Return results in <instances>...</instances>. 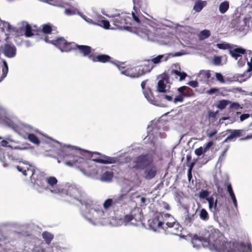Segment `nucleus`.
Segmentation results:
<instances>
[{
	"label": "nucleus",
	"instance_id": "nucleus-39",
	"mask_svg": "<svg viewBox=\"0 0 252 252\" xmlns=\"http://www.w3.org/2000/svg\"><path fill=\"white\" fill-rule=\"evenodd\" d=\"M47 183L51 187H54L57 184L58 180L57 178L53 176L49 177L46 179Z\"/></svg>",
	"mask_w": 252,
	"mask_h": 252
},
{
	"label": "nucleus",
	"instance_id": "nucleus-48",
	"mask_svg": "<svg viewBox=\"0 0 252 252\" xmlns=\"http://www.w3.org/2000/svg\"><path fill=\"white\" fill-rule=\"evenodd\" d=\"M214 144L213 141H210L204 145V148L202 147L203 154L206 153L209 149Z\"/></svg>",
	"mask_w": 252,
	"mask_h": 252
},
{
	"label": "nucleus",
	"instance_id": "nucleus-14",
	"mask_svg": "<svg viewBox=\"0 0 252 252\" xmlns=\"http://www.w3.org/2000/svg\"><path fill=\"white\" fill-rule=\"evenodd\" d=\"M16 168L19 172H22L25 176L30 175L31 180L32 181L33 171L30 164L24 162H20L19 164L16 166Z\"/></svg>",
	"mask_w": 252,
	"mask_h": 252
},
{
	"label": "nucleus",
	"instance_id": "nucleus-15",
	"mask_svg": "<svg viewBox=\"0 0 252 252\" xmlns=\"http://www.w3.org/2000/svg\"><path fill=\"white\" fill-rule=\"evenodd\" d=\"M89 58L94 62H100L102 63H111L116 65H118V63L111 61V57L106 54H101L95 56L92 54L89 56Z\"/></svg>",
	"mask_w": 252,
	"mask_h": 252
},
{
	"label": "nucleus",
	"instance_id": "nucleus-22",
	"mask_svg": "<svg viewBox=\"0 0 252 252\" xmlns=\"http://www.w3.org/2000/svg\"><path fill=\"white\" fill-rule=\"evenodd\" d=\"M216 185L218 189H232L231 185L227 178L216 181Z\"/></svg>",
	"mask_w": 252,
	"mask_h": 252
},
{
	"label": "nucleus",
	"instance_id": "nucleus-56",
	"mask_svg": "<svg viewBox=\"0 0 252 252\" xmlns=\"http://www.w3.org/2000/svg\"><path fill=\"white\" fill-rule=\"evenodd\" d=\"M195 154L197 156H200L202 154H203L202 151V147H200L197 149H196L194 151Z\"/></svg>",
	"mask_w": 252,
	"mask_h": 252
},
{
	"label": "nucleus",
	"instance_id": "nucleus-23",
	"mask_svg": "<svg viewBox=\"0 0 252 252\" xmlns=\"http://www.w3.org/2000/svg\"><path fill=\"white\" fill-rule=\"evenodd\" d=\"M163 220H161L162 229L164 230L165 226H169L175 221V219L170 215L162 213Z\"/></svg>",
	"mask_w": 252,
	"mask_h": 252
},
{
	"label": "nucleus",
	"instance_id": "nucleus-58",
	"mask_svg": "<svg viewBox=\"0 0 252 252\" xmlns=\"http://www.w3.org/2000/svg\"><path fill=\"white\" fill-rule=\"evenodd\" d=\"M135 5H137L139 8L143 6V1L142 0H132Z\"/></svg>",
	"mask_w": 252,
	"mask_h": 252
},
{
	"label": "nucleus",
	"instance_id": "nucleus-37",
	"mask_svg": "<svg viewBox=\"0 0 252 252\" xmlns=\"http://www.w3.org/2000/svg\"><path fill=\"white\" fill-rule=\"evenodd\" d=\"M52 28L49 24H43L42 30H41V34L43 33L46 34H50L52 32Z\"/></svg>",
	"mask_w": 252,
	"mask_h": 252
},
{
	"label": "nucleus",
	"instance_id": "nucleus-41",
	"mask_svg": "<svg viewBox=\"0 0 252 252\" xmlns=\"http://www.w3.org/2000/svg\"><path fill=\"white\" fill-rule=\"evenodd\" d=\"M227 190L229 192V194L230 195L231 199H232L233 205H234L235 209L237 210H238L237 202V200H236V198L235 197V195L233 192V190Z\"/></svg>",
	"mask_w": 252,
	"mask_h": 252
},
{
	"label": "nucleus",
	"instance_id": "nucleus-27",
	"mask_svg": "<svg viewBox=\"0 0 252 252\" xmlns=\"http://www.w3.org/2000/svg\"><path fill=\"white\" fill-rule=\"evenodd\" d=\"M144 94L145 97L149 102L153 104H156L157 101L156 100L154 94L150 88L145 90L144 91Z\"/></svg>",
	"mask_w": 252,
	"mask_h": 252
},
{
	"label": "nucleus",
	"instance_id": "nucleus-60",
	"mask_svg": "<svg viewBox=\"0 0 252 252\" xmlns=\"http://www.w3.org/2000/svg\"><path fill=\"white\" fill-rule=\"evenodd\" d=\"M183 95H177L175 98H174V102L175 103H176L177 102H182L183 101V99H184V98H183Z\"/></svg>",
	"mask_w": 252,
	"mask_h": 252
},
{
	"label": "nucleus",
	"instance_id": "nucleus-20",
	"mask_svg": "<svg viewBox=\"0 0 252 252\" xmlns=\"http://www.w3.org/2000/svg\"><path fill=\"white\" fill-rule=\"evenodd\" d=\"M139 70L140 72L141 76L150 72L155 67V65H152V63L149 60H145L144 63L139 65Z\"/></svg>",
	"mask_w": 252,
	"mask_h": 252
},
{
	"label": "nucleus",
	"instance_id": "nucleus-42",
	"mask_svg": "<svg viewBox=\"0 0 252 252\" xmlns=\"http://www.w3.org/2000/svg\"><path fill=\"white\" fill-rule=\"evenodd\" d=\"M199 74L200 75H201L202 76V78L208 80H209L211 76V73L209 70H200L199 73Z\"/></svg>",
	"mask_w": 252,
	"mask_h": 252
},
{
	"label": "nucleus",
	"instance_id": "nucleus-63",
	"mask_svg": "<svg viewBox=\"0 0 252 252\" xmlns=\"http://www.w3.org/2000/svg\"><path fill=\"white\" fill-rule=\"evenodd\" d=\"M171 92L169 93L170 94H165L163 95V97L164 98L167 99L168 101H171L173 99V95L171 93H170Z\"/></svg>",
	"mask_w": 252,
	"mask_h": 252
},
{
	"label": "nucleus",
	"instance_id": "nucleus-54",
	"mask_svg": "<svg viewBox=\"0 0 252 252\" xmlns=\"http://www.w3.org/2000/svg\"><path fill=\"white\" fill-rule=\"evenodd\" d=\"M216 77L217 80L220 81V83H223L225 82L223 76L220 73H216Z\"/></svg>",
	"mask_w": 252,
	"mask_h": 252
},
{
	"label": "nucleus",
	"instance_id": "nucleus-55",
	"mask_svg": "<svg viewBox=\"0 0 252 252\" xmlns=\"http://www.w3.org/2000/svg\"><path fill=\"white\" fill-rule=\"evenodd\" d=\"M217 112H214V111H212L211 110H209L208 112V119H211V118H214L215 119L216 118V115H217Z\"/></svg>",
	"mask_w": 252,
	"mask_h": 252
},
{
	"label": "nucleus",
	"instance_id": "nucleus-7",
	"mask_svg": "<svg viewBox=\"0 0 252 252\" xmlns=\"http://www.w3.org/2000/svg\"><path fill=\"white\" fill-rule=\"evenodd\" d=\"M160 79L158 81L157 85V91L161 93H169L170 92V87L167 84L169 82V76L164 73L161 75Z\"/></svg>",
	"mask_w": 252,
	"mask_h": 252
},
{
	"label": "nucleus",
	"instance_id": "nucleus-61",
	"mask_svg": "<svg viewBox=\"0 0 252 252\" xmlns=\"http://www.w3.org/2000/svg\"><path fill=\"white\" fill-rule=\"evenodd\" d=\"M188 84L193 88H196L198 86V82L196 81H190Z\"/></svg>",
	"mask_w": 252,
	"mask_h": 252
},
{
	"label": "nucleus",
	"instance_id": "nucleus-30",
	"mask_svg": "<svg viewBox=\"0 0 252 252\" xmlns=\"http://www.w3.org/2000/svg\"><path fill=\"white\" fill-rule=\"evenodd\" d=\"M206 200L209 203V208L210 210L214 209V211H219V209L217 207V200H214L213 196H210L208 198H206Z\"/></svg>",
	"mask_w": 252,
	"mask_h": 252
},
{
	"label": "nucleus",
	"instance_id": "nucleus-21",
	"mask_svg": "<svg viewBox=\"0 0 252 252\" xmlns=\"http://www.w3.org/2000/svg\"><path fill=\"white\" fill-rule=\"evenodd\" d=\"M33 35H41V29H32L31 26L27 23L25 27V35L26 37H31Z\"/></svg>",
	"mask_w": 252,
	"mask_h": 252
},
{
	"label": "nucleus",
	"instance_id": "nucleus-33",
	"mask_svg": "<svg viewBox=\"0 0 252 252\" xmlns=\"http://www.w3.org/2000/svg\"><path fill=\"white\" fill-rule=\"evenodd\" d=\"M113 177V173L111 171L104 172L101 176V180L102 181H110Z\"/></svg>",
	"mask_w": 252,
	"mask_h": 252
},
{
	"label": "nucleus",
	"instance_id": "nucleus-25",
	"mask_svg": "<svg viewBox=\"0 0 252 252\" xmlns=\"http://www.w3.org/2000/svg\"><path fill=\"white\" fill-rule=\"evenodd\" d=\"M229 52L231 56L236 60L239 57H241V54H244L246 53L245 50L241 48H237L233 50H231L230 49Z\"/></svg>",
	"mask_w": 252,
	"mask_h": 252
},
{
	"label": "nucleus",
	"instance_id": "nucleus-24",
	"mask_svg": "<svg viewBox=\"0 0 252 252\" xmlns=\"http://www.w3.org/2000/svg\"><path fill=\"white\" fill-rule=\"evenodd\" d=\"M167 59L168 56L166 55H159L149 60L152 63V65L156 66V64H159L163 61H166Z\"/></svg>",
	"mask_w": 252,
	"mask_h": 252
},
{
	"label": "nucleus",
	"instance_id": "nucleus-18",
	"mask_svg": "<svg viewBox=\"0 0 252 252\" xmlns=\"http://www.w3.org/2000/svg\"><path fill=\"white\" fill-rule=\"evenodd\" d=\"M226 131L228 132L230 134L223 141L222 143L226 142L228 140L235 139L244 135V130L243 129H227Z\"/></svg>",
	"mask_w": 252,
	"mask_h": 252
},
{
	"label": "nucleus",
	"instance_id": "nucleus-19",
	"mask_svg": "<svg viewBox=\"0 0 252 252\" xmlns=\"http://www.w3.org/2000/svg\"><path fill=\"white\" fill-rule=\"evenodd\" d=\"M16 48L14 45L11 44H5L3 47L4 55L9 58H13L16 54Z\"/></svg>",
	"mask_w": 252,
	"mask_h": 252
},
{
	"label": "nucleus",
	"instance_id": "nucleus-9",
	"mask_svg": "<svg viewBox=\"0 0 252 252\" xmlns=\"http://www.w3.org/2000/svg\"><path fill=\"white\" fill-rule=\"evenodd\" d=\"M162 217V213L156 212L154 217L148 220L150 228L154 231H157L159 228L162 229L161 220H163Z\"/></svg>",
	"mask_w": 252,
	"mask_h": 252
},
{
	"label": "nucleus",
	"instance_id": "nucleus-46",
	"mask_svg": "<svg viewBox=\"0 0 252 252\" xmlns=\"http://www.w3.org/2000/svg\"><path fill=\"white\" fill-rule=\"evenodd\" d=\"M217 46L218 48L220 49H231V46L230 44L226 43H218L217 44Z\"/></svg>",
	"mask_w": 252,
	"mask_h": 252
},
{
	"label": "nucleus",
	"instance_id": "nucleus-40",
	"mask_svg": "<svg viewBox=\"0 0 252 252\" xmlns=\"http://www.w3.org/2000/svg\"><path fill=\"white\" fill-rule=\"evenodd\" d=\"M28 139L31 142L36 145H39L40 143L38 137L33 133L28 134Z\"/></svg>",
	"mask_w": 252,
	"mask_h": 252
},
{
	"label": "nucleus",
	"instance_id": "nucleus-8",
	"mask_svg": "<svg viewBox=\"0 0 252 252\" xmlns=\"http://www.w3.org/2000/svg\"><path fill=\"white\" fill-rule=\"evenodd\" d=\"M117 66L123 74L132 78H138L141 76L138 66L132 67H126L119 64Z\"/></svg>",
	"mask_w": 252,
	"mask_h": 252
},
{
	"label": "nucleus",
	"instance_id": "nucleus-32",
	"mask_svg": "<svg viewBox=\"0 0 252 252\" xmlns=\"http://www.w3.org/2000/svg\"><path fill=\"white\" fill-rule=\"evenodd\" d=\"M206 4L207 2L206 1L198 0L195 3V4L193 6V9L196 12H200L206 5Z\"/></svg>",
	"mask_w": 252,
	"mask_h": 252
},
{
	"label": "nucleus",
	"instance_id": "nucleus-10",
	"mask_svg": "<svg viewBox=\"0 0 252 252\" xmlns=\"http://www.w3.org/2000/svg\"><path fill=\"white\" fill-rule=\"evenodd\" d=\"M91 158L92 160L101 163H114L116 162V158L109 157L105 155H101L99 153L94 152L92 153Z\"/></svg>",
	"mask_w": 252,
	"mask_h": 252
},
{
	"label": "nucleus",
	"instance_id": "nucleus-6",
	"mask_svg": "<svg viewBox=\"0 0 252 252\" xmlns=\"http://www.w3.org/2000/svg\"><path fill=\"white\" fill-rule=\"evenodd\" d=\"M142 218L141 213L139 208H134L132 209L129 214L126 215L120 220L122 224L125 225L134 220L135 221H141Z\"/></svg>",
	"mask_w": 252,
	"mask_h": 252
},
{
	"label": "nucleus",
	"instance_id": "nucleus-45",
	"mask_svg": "<svg viewBox=\"0 0 252 252\" xmlns=\"http://www.w3.org/2000/svg\"><path fill=\"white\" fill-rule=\"evenodd\" d=\"M195 187L196 189H203L206 187V184L204 182L200 181V180L198 181L195 180Z\"/></svg>",
	"mask_w": 252,
	"mask_h": 252
},
{
	"label": "nucleus",
	"instance_id": "nucleus-52",
	"mask_svg": "<svg viewBox=\"0 0 252 252\" xmlns=\"http://www.w3.org/2000/svg\"><path fill=\"white\" fill-rule=\"evenodd\" d=\"M64 188L66 189H75L76 188V186L73 183H66L64 185Z\"/></svg>",
	"mask_w": 252,
	"mask_h": 252
},
{
	"label": "nucleus",
	"instance_id": "nucleus-12",
	"mask_svg": "<svg viewBox=\"0 0 252 252\" xmlns=\"http://www.w3.org/2000/svg\"><path fill=\"white\" fill-rule=\"evenodd\" d=\"M143 170V177L147 180L155 178L158 171V167L152 163L146 166Z\"/></svg>",
	"mask_w": 252,
	"mask_h": 252
},
{
	"label": "nucleus",
	"instance_id": "nucleus-31",
	"mask_svg": "<svg viewBox=\"0 0 252 252\" xmlns=\"http://www.w3.org/2000/svg\"><path fill=\"white\" fill-rule=\"evenodd\" d=\"M170 74L171 75L174 76L176 78H177L178 76L180 77L179 80L182 81L185 79L187 77V74L184 72H180L177 70H172Z\"/></svg>",
	"mask_w": 252,
	"mask_h": 252
},
{
	"label": "nucleus",
	"instance_id": "nucleus-38",
	"mask_svg": "<svg viewBox=\"0 0 252 252\" xmlns=\"http://www.w3.org/2000/svg\"><path fill=\"white\" fill-rule=\"evenodd\" d=\"M3 67L2 69V75L0 79V82L7 75L8 71V67L7 62L5 60H3Z\"/></svg>",
	"mask_w": 252,
	"mask_h": 252
},
{
	"label": "nucleus",
	"instance_id": "nucleus-13",
	"mask_svg": "<svg viewBox=\"0 0 252 252\" xmlns=\"http://www.w3.org/2000/svg\"><path fill=\"white\" fill-rule=\"evenodd\" d=\"M183 229L182 226L176 220L174 221L169 226L164 227V230L166 233L178 236L182 235Z\"/></svg>",
	"mask_w": 252,
	"mask_h": 252
},
{
	"label": "nucleus",
	"instance_id": "nucleus-34",
	"mask_svg": "<svg viewBox=\"0 0 252 252\" xmlns=\"http://www.w3.org/2000/svg\"><path fill=\"white\" fill-rule=\"evenodd\" d=\"M42 235L46 243L48 245H49L51 243L52 240L54 238V235L47 231L43 232Z\"/></svg>",
	"mask_w": 252,
	"mask_h": 252
},
{
	"label": "nucleus",
	"instance_id": "nucleus-35",
	"mask_svg": "<svg viewBox=\"0 0 252 252\" xmlns=\"http://www.w3.org/2000/svg\"><path fill=\"white\" fill-rule=\"evenodd\" d=\"M229 2L227 1L221 2L219 6L220 12L221 14H223L226 12L229 8Z\"/></svg>",
	"mask_w": 252,
	"mask_h": 252
},
{
	"label": "nucleus",
	"instance_id": "nucleus-3",
	"mask_svg": "<svg viewBox=\"0 0 252 252\" xmlns=\"http://www.w3.org/2000/svg\"><path fill=\"white\" fill-rule=\"evenodd\" d=\"M78 154L79 152L73 147H64L59 152L58 162L63 161L67 166L76 167L80 158Z\"/></svg>",
	"mask_w": 252,
	"mask_h": 252
},
{
	"label": "nucleus",
	"instance_id": "nucleus-1",
	"mask_svg": "<svg viewBox=\"0 0 252 252\" xmlns=\"http://www.w3.org/2000/svg\"><path fill=\"white\" fill-rule=\"evenodd\" d=\"M193 247L208 248L217 252H252L251 244L246 245L244 243L236 241L228 242L223 234L212 226L208 227L195 234L191 239Z\"/></svg>",
	"mask_w": 252,
	"mask_h": 252
},
{
	"label": "nucleus",
	"instance_id": "nucleus-53",
	"mask_svg": "<svg viewBox=\"0 0 252 252\" xmlns=\"http://www.w3.org/2000/svg\"><path fill=\"white\" fill-rule=\"evenodd\" d=\"M214 63L215 65H220L221 63V58L220 56H216L213 60Z\"/></svg>",
	"mask_w": 252,
	"mask_h": 252
},
{
	"label": "nucleus",
	"instance_id": "nucleus-64",
	"mask_svg": "<svg viewBox=\"0 0 252 252\" xmlns=\"http://www.w3.org/2000/svg\"><path fill=\"white\" fill-rule=\"evenodd\" d=\"M9 126L13 128L15 131H18V126L16 124L13 123H10L9 125Z\"/></svg>",
	"mask_w": 252,
	"mask_h": 252
},
{
	"label": "nucleus",
	"instance_id": "nucleus-43",
	"mask_svg": "<svg viewBox=\"0 0 252 252\" xmlns=\"http://www.w3.org/2000/svg\"><path fill=\"white\" fill-rule=\"evenodd\" d=\"M229 103V101L227 100H220L217 104V107L220 109H224Z\"/></svg>",
	"mask_w": 252,
	"mask_h": 252
},
{
	"label": "nucleus",
	"instance_id": "nucleus-51",
	"mask_svg": "<svg viewBox=\"0 0 252 252\" xmlns=\"http://www.w3.org/2000/svg\"><path fill=\"white\" fill-rule=\"evenodd\" d=\"M211 33L209 30H204L200 32V36L203 38H207L210 36Z\"/></svg>",
	"mask_w": 252,
	"mask_h": 252
},
{
	"label": "nucleus",
	"instance_id": "nucleus-5",
	"mask_svg": "<svg viewBox=\"0 0 252 252\" xmlns=\"http://www.w3.org/2000/svg\"><path fill=\"white\" fill-rule=\"evenodd\" d=\"M45 41L46 42L51 43L58 47L62 52H68L72 51L74 42H67L63 37H60L55 40L50 41L47 36H46Z\"/></svg>",
	"mask_w": 252,
	"mask_h": 252
},
{
	"label": "nucleus",
	"instance_id": "nucleus-44",
	"mask_svg": "<svg viewBox=\"0 0 252 252\" xmlns=\"http://www.w3.org/2000/svg\"><path fill=\"white\" fill-rule=\"evenodd\" d=\"M112 205H114V199L109 198L106 199L104 202L103 207L105 209H107Z\"/></svg>",
	"mask_w": 252,
	"mask_h": 252
},
{
	"label": "nucleus",
	"instance_id": "nucleus-16",
	"mask_svg": "<svg viewBox=\"0 0 252 252\" xmlns=\"http://www.w3.org/2000/svg\"><path fill=\"white\" fill-rule=\"evenodd\" d=\"M78 51V52L82 54L83 56L87 57L91 55L92 52V48L87 45H80L74 42V45L72 47V51Z\"/></svg>",
	"mask_w": 252,
	"mask_h": 252
},
{
	"label": "nucleus",
	"instance_id": "nucleus-47",
	"mask_svg": "<svg viewBox=\"0 0 252 252\" xmlns=\"http://www.w3.org/2000/svg\"><path fill=\"white\" fill-rule=\"evenodd\" d=\"M82 204L85 205L87 208L89 209H94V203L93 201L91 200H87L86 201H84L83 203H82Z\"/></svg>",
	"mask_w": 252,
	"mask_h": 252
},
{
	"label": "nucleus",
	"instance_id": "nucleus-49",
	"mask_svg": "<svg viewBox=\"0 0 252 252\" xmlns=\"http://www.w3.org/2000/svg\"><path fill=\"white\" fill-rule=\"evenodd\" d=\"M187 89H188L189 91H191V90L187 86H182V87L179 88L178 89V91H179V92H180V93L182 94V95L185 96H188L189 95L188 94L184 92V91L186 90Z\"/></svg>",
	"mask_w": 252,
	"mask_h": 252
},
{
	"label": "nucleus",
	"instance_id": "nucleus-17",
	"mask_svg": "<svg viewBox=\"0 0 252 252\" xmlns=\"http://www.w3.org/2000/svg\"><path fill=\"white\" fill-rule=\"evenodd\" d=\"M88 22L92 23L94 25L99 26L106 29H109L110 27L109 22L106 20L105 18L102 15L97 16L96 21L94 22L92 19H85Z\"/></svg>",
	"mask_w": 252,
	"mask_h": 252
},
{
	"label": "nucleus",
	"instance_id": "nucleus-59",
	"mask_svg": "<svg viewBox=\"0 0 252 252\" xmlns=\"http://www.w3.org/2000/svg\"><path fill=\"white\" fill-rule=\"evenodd\" d=\"M188 177L189 183H190V182H191L192 184L194 185V180L192 179V171L190 170L188 171Z\"/></svg>",
	"mask_w": 252,
	"mask_h": 252
},
{
	"label": "nucleus",
	"instance_id": "nucleus-57",
	"mask_svg": "<svg viewBox=\"0 0 252 252\" xmlns=\"http://www.w3.org/2000/svg\"><path fill=\"white\" fill-rule=\"evenodd\" d=\"M217 130L216 129H214L212 131H209L208 130L207 132V135L209 138H211L213 137L217 133Z\"/></svg>",
	"mask_w": 252,
	"mask_h": 252
},
{
	"label": "nucleus",
	"instance_id": "nucleus-28",
	"mask_svg": "<svg viewBox=\"0 0 252 252\" xmlns=\"http://www.w3.org/2000/svg\"><path fill=\"white\" fill-rule=\"evenodd\" d=\"M197 218L195 214H189L187 213L185 215L184 223L187 226H190L194 220L195 219Z\"/></svg>",
	"mask_w": 252,
	"mask_h": 252
},
{
	"label": "nucleus",
	"instance_id": "nucleus-11",
	"mask_svg": "<svg viewBox=\"0 0 252 252\" xmlns=\"http://www.w3.org/2000/svg\"><path fill=\"white\" fill-rule=\"evenodd\" d=\"M76 167L85 174H91L94 173V166L91 165L89 161L81 157L80 158L78 166Z\"/></svg>",
	"mask_w": 252,
	"mask_h": 252
},
{
	"label": "nucleus",
	"instance_id": "nucleus-29",
	"mask_svg": "<svg viewBox=\"0 0 252 252\" xmlns=\"http://www.w3.org/2000/svg\"><path fill=\"white\" fill-rule=\"evenodd\" d=\"M187 197V195L184 194L181 190H177L174 193L175 200L181 204L182 201Z\"/></svg>",
	"mask_w": 252,
	"mask_h": 252
},
{
	"label": "nucleus",
	"instance_id": "nucleus-50",
	"mask_svg": "<svg viewBox=\"0 0 252 252\" xmlns=\"http://www.w3.org/2000/svg\"><path fill=\"white\" fill-rule=\"evenodd\" d=\"M209 194V192L208 190H202L201 191L199 192V197L200 199H206V198H208V195Z\"/></svg>",
	"mask_w": 252,
	"mask_h": 252
},
{
	"label": "nucleus",
	"instance_id": "nucleus-62",
	"mask_svg": "<svg viewBox=\"0 0 252 252\" xmlns=\"http://www.w3.org/2000/svg\"><path fill=\"white\" fill-rule=\"evenodd\" d=\"M219 91V89L217 88H211L207 91V94H212Z\"/></svg>",
	"mask_w": 252,
	"mask_h": 252
},
{
	"label": "nucleus",
	"instance_id": "nucleus-2",
	"mask_svg": "<svg viewBox=\"0 0 252 252\" xmlns=\"http://www.w3.org/2000/svg\"><path fill=\"white\" fill-rule=\"evenodd\" d=\"M134 5L133 9L134 12H132V18L129 13H121L115 15L113 19V24L120 29H128L130 28L131 22H135L138 25H143L145 20H148L140 12L135 9Z\"/></svg>",
	"mask_w": 252,
	"mask_h": 252
},
{
	"label": "nucleus",
	"instance_id": "nucleus-26",
	"mask_svg": "<svg viewBox=\"0 0 252 252\" xmlns=\"http://www.w3.org/2000/svg\"><path fill=\"white\" fill-rule=\"evenodd\" d=\"M129 195L127 193H124L120 195L117 198L114 199V205L117 204H125L126 202L129 199Z\"/></svg>",
	"mask_w": 252,
	"mask_h": 252
},
{
	"label": "nucleus",
	"instance_id": "nucleus-4",
	"mask_svg": "<svg viewBox=\"0 0 252 252\" xmlns=\"http://www.w3.org/2000/svg\"><path fill=\"white\" fill-rule=\"evenodd\" d=\"M128 167L131 169L143 170L146 166L153 163V159L149 154H142L136 158H126Z\"/></svg>",
	"mask_w": 252,
	"mask_h": 252
},
{
	"label": "nucleus",
	"instance_id": "nucleus-36",
	"mask_svg": "<svg viewBox=\"0 0 252 252\" xmlns=\"http://www.w3.org/2000/svg\"><path fill=\"white\" fill-rule=\"evenodd\" d=\"M199 217L201 220L204 221H207L209 219V215L207 211L204 208L200 210Z\"/></svg>",
	"mask_w": 252,
	"mask_h": 252
}]
</instances>
